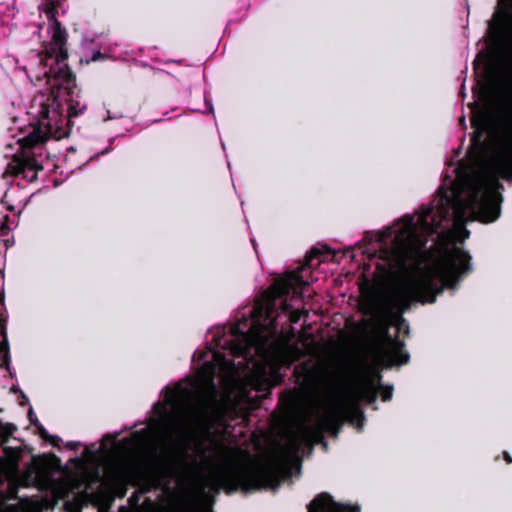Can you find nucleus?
Returning <instances> with one entry per match:
<instances>
[{"label":"nucleus","mask_w":512,"mask_h":512,"mask_svg":"<svg viewBox=\"0 0 512 512\" xmlns=\"http://www.w3.org/2000/svg\"><path fill=\"white\" fill-rule=\"evenodd\" d=\"M507 140L489 162L471 167L448 162L434 199L382 231L366 234L340 258L361 250L365 281L362 314H402L412 301L433 303L444 288L456 289L468 275L471 256L457 243L470 235L469 221L491 223L501 213L503 185L512 179V105L504 109Z\"/></svg>","instance_id":"1"},{"label":"nucleus","mask_w":512,"mask_h":512,"mask_svg":"<svg viewBox=\"0 0 512 512\" xmlns=\"http://www.w3.org/2000/svg\"><path fill=\"white\" fill-rule=\"evenodd\" d=\"M380 382L381 375L372 371L340 396L321 402L313 389L304 387L289 403V409L297 416L296 423L287 432L284 443L264 458H254L216 441L209 445L195 442V457L187 456V483L197 486L200 499L196 512H212L205 505L210 497L207 490L214 493H219L221 488L228 493L238 488L245 492L261 488L276 490L298 467L300 455L320 442L324 432L336 436L345 421L361 430L364 421L361 403L373 404L379 391L383 401L392 398V386L384 387Z\"/></svg>","instance_id":"2"},{"label":"nucleus","mask_w":512,"mask_h":512,"mask_svg":"<svg viewBox=\"0 0 512 512\" xmlns=\"http://www.w3.org/2000/svg\"><path fill=\"white\" fill-rule=\"evenodd\" d=\"M65 0H45L44 12L48 20L49 42L42 51H30L22 59L19 71L31 84L39 88L27 114L36 121L16 135L10 129L14 142L7 143L5 157H11L4 176H22L33 181L42 167L34 158L37 148L49 137L62 139L71 131L72 118L86 110L81 101L75 77L67 64L66 31L56 19Z\"/></svg>","instance_id":"3"},{"label":"nucleus","mask_w":512,"mask_h":512,"mask_svg":"<svg viewBox=\"0 0 512 512\" xmlns=\"http://www.w3.org/2000/svg\"><path fill=\"white\" fill-rule=\"evenodd\" d=\"M408 360L409 355L404 350V343L399 339L393 338L386 332L383 344L378 352V364L383 368H390L396 364H406Z\"/></svg>","instance_id":"4"},{"label":"nucleus","mask_w":512,"mask_h":512,"mask_svg":"<svg viewBox=\"0 0 512 512\" xmlns=\"http://www.w3.org/2000/svg\"><path fill=\"white\" fill-rule=\"evenodd\" d=\"M499 8L494 12L489 23V32L495 40L502 37L509 25L510 9L512 8V0H498Z\"/></svg>","instance_id":"5"},{"label":"nucleus","mask_w":512,"mask_h":512,"mask_svg":"<svg viewBox=\"0 0 512 512\" xmlns=\"http://www.w3.org/2000/svg\"><path fill=\"white\" fill-rule=\"evenodd\" d=\"M308 512H360L358 505L351 506L335 502L327 493H321L307 506Z\"/></svg>","instance_id":"6"},{"label":"nucleus","mask_w":512,"mask_h":512,"mask_svg":"<svg viewBox=\"0 0 512 512\" xmlns=\"http://www.w3.org/2000/svg\"><path fill=\"white\" fill-rule=\"evenodd\" d=\"M16 15L14 4L0 3V21L3 25H10Z\"/></svg>","instance_id":"7"},{"label":"nucleus","mask_w":512,"mask_h":512,"mask_svg":"<svg viewBox=\"0 0 512 512\" xmlns=\"http://www.w3.org/2000/svg\"><path fill=\"white\" fill-rule=\"evenodd\" d=\"M0 360L2 361V365L6 367L11 377H13L14 371L10 368V353H9V345L6 339L0 342Z\"/></svg>","instance_id":"8"},{"label":"nucleus","mask_w":512,"mask_h":512,"mask_svg":"<svg viewBox=\"0 0 512 512\" xmlns=\"http://www.w3.org/2000/svg\"><path fill=\"white\" fill-rule=\"evenodd\" d=\"M28 418L29 420L38 428L40 434L42 437H46V430L44 427L38 422L36 415L34 414L33 410L30 409L28 412Z\"/></svg>","instance_id":"9"},{"label":"nucleus","mask_w":512,"mask_h":512,"mask_svg":"<svg viewBox=\"0 0 512 512\" xmlns=\"http://www.w3.org/2000/svg\"><path fill=\"white\" fill-rule=\"evenodd\" d=\"M11 226L8 221V216L4 211H0V233L4 234L5 230H10Z\"/></svg>","instance_id":"10"},{"label":"nucleus","mask_w":512,"mask_h":512,"mask_svg":"<svg viewBox=\"0 0 512 512\" xmlns=\"http://www.w3.org/2000/svg\"><path fill=\"white\" fill-rule=\"evenodd\" d=\"M303 348L305 350V352L309 353L313 350V345L312 343H307L306 340L303 342Z\"/></svg>","instance_id":"11"},{"label":"nucleus","mask_w":512,"mask_h":512,"mask_svg":"<svg viewBox=\"0 0 512 512\" xmlns=\"http://www.w3.org/2000/svg\"><path fill=\"white\" fill-rule=\"evenodd\" d=\"M505 460L507 461V463H512V458L508 453H505Z\"/></svg>","instance_id":"12"},{"label":"nucleus","mask_w":512,"mask_h":512,"mask_svg":"<svg viewBox=\"0 0 512 512\" xmlns=\"http://www.w3.org/2000/svg\"><path fill=\"white\" fill-rule=\"evenodd\" d=\"M100 58H101V53H99V52H98L97 54H95V55L93 56L92 60H93V61H96V60H98V59H100Z\"/></svg>","instance_id":"13"},{"label":"nucleus","mask_w":512,"mask_h":512,"mask_svg":"<svg viewBox=\"0 0 512 512\" xmlns=\"http://www.w3.org/2000/svg\"><path fill=\"white\" fill-rule=\"evenodd\" d=\"M9 62H14L17 66L20 64V61L17 58L9 59Z\"/></svg>","instance_id":"14"},{"label":"nucleus","mask_w":512,"mask_h":512,"mask_svg":"<svg viewBox=\"0 0 512 512\" xmlns=\"http://www.w3.org/2000/svg\"><path fill=\"white\" fill-rule=\"evenodd\" d=\"M208 105H209L208 112H209V113H212V112H213V106H212V104H211V103H208Z\"/></svg>","instance_id":"15"},{"label":"nucleus","mask_w":512,"mask_h":512,"mask_svg":"<svg viewBox=\"0 0 512 512\" xmlns=\"http://www.w3.org/2000/svg\"><path fill=\"white\" fill-rule=\"evenodd\" d=\"M111 149H112V148H108V149H106L105 151H102V152H101V154H106V153H108Z\"/></svg>","instance_id":"16"},{"label":"nucleus","mask_w":512,"mask_h":512,"mask_svg":"<svg viewBox=\"0 0 512 512\" xmlns=\"http://www.w3.org/2000/svg\"><path fill=\"white\" fill-rule=\"evenodd\" d=\"M109 119H112V117L110 115V112L108 111V116L104 120H109Z\"/></svg>","instance_id":"17"},{"label":"nucleus","mask_w":512,"mask_h":512,"mask_svg":"<svg viewBox=\"0 0 512 512\" xmlns=\"http://www.w3.org/2000/svg\"><path fill=\"white\" fill-rule=\"evenodd\" d=\"M117 437H118V435L113 436V437H112V440H113V441H116Z\"/></svg>","instance_id":"18"},{"label":"nucleus","mask_w":512,"mask_h":512,"mask_svg":"<svg viewBox=\"0 0 512 512\" xmlns=\"http://www.w3.org/2000/svg\"><path fill=\"white\" fill-rule=\"evenodd\" d=\"M102 448H103V449H106V443H103V444H102Z\"/></svg>","instance_id":"19"},{"label":"nucleus","mask_w":512,"mask_h":512,"mask_svg":"<svg viewBox=\"0 0 512 512\" xmlns=\"http://www.w3.org/2000/svg\"><path fill=\"white\" fill-rule=\"evenodd\" d=\"M252 244H253V247L255 248V240L252 239Z\"/></svg>","instance_id":"20"},{"label":"nucleus","mask_w":512,"mask_h":512,"mask_svg":"<svg viewBox=\"0 0 512 512\" xmlns=\"http://www.w3.org/2000/svg\"><path fill=\"white\" fill-rule=\"evenodd\" d=\"M2 301V296L0 295V302Z\"/></svg>","instance_id":"21"}]
</instances>
